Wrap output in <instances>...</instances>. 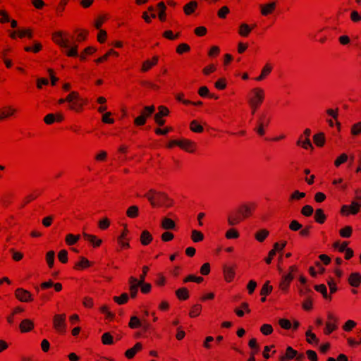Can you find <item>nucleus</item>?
Segmentation results:
<instances>
[{
  "label": "nucleus",
  "instance_id": "nucleus-1",
  "mask_svg": "<svg viewBox=\"0 0 361 361\" xmlns=\"http://www.w3.org/2000/svg\"><path fill=\"white\" fill-rule=\"evenodd\" d=\"M52 41L61 48L68 49L66 55L68 57H77L78 56V45L76 44L69 46L70 39L68 34L63 31H56L52 34Z\"/></svg>",
  "mask_w": 361,
  "mask_h": 361
},
{
  "label": "nucleus",
  "instance_id": "nucleus-2",
  "mask_svg": "<svg viewBox=\"0 0 361 361\" xmlns=\"http://www.w3.org/2000/svg\"><path fill=\"white\" fill-rule=\"evenodd\" d=\"M271 121V116L268 110H262L257 114L253 131L259 137L266 134Z\"/></svg>",
  "mask_w": 361,
  "mask_h": 361
},
{
  "label": "nucleus",
  "instance_id": "nucleus-3",
  "mask_svg": "<svg viewBox=\"0 0 361 361\" xmlns=\"http://www.w3.org/2000/svg\"><path fill=\"white\" fill-rule=\"evenodd\" d=\"M145 197L154 207H169L172 205V200L164 192L150 190L145 194Z\"/></svg>",
  "mask_w": 361,
  "mask_h": 361
},
{
  "label": "nucleus",
  "instance_id": "nucleus-4",
  "mask_svg": "<svg viewBox=\"0 0 361 361\" xmlns=\"http://www.w3.org/2000/svg\"><path fill=\"white\" fill-rule=\"evenodd\" d=\"M175 146L179 147L181 149L188 153H193L197 149V145L194 141L185 138L180 140H172L167 144V147L169 149H171Z\"/></svg>",
  "mask_w": 361,
  "mask_h": 361
},
{
  "label": "nucleus",
  "instance_id": "nucleus-5",
  "mask_svg": "<svg viewBox=\"0 0 361 361\" xmlns=\"http://www.w3.org/2000/svg\"><path fill=\"white\" fill-rule=\"evenodd\" d=\"M297 271V266L292 265L288 267V273L282 275L279 288L283 293H288L290 283L295 278L294 273Z\"/></svg>",
  "mask_w": 361,
  "mask_h": 361
},
{
  "label": "nucleus",
  "instance_id": "nucleus-6",
  "mask_svg": "<svg viewBox=\"0 0 361 361\" xmlns=\"http://www.w3.org/2000/svg\"><path fill=\"white\" fill-rule=\"evenodd\" d=\"M265 99V92L259 87L252 88L247 95V104L262 106Z\"/></svg>",
  "mask_w": 361,
  "mask_h": 361
},
{
  "label": "nucleus",
  "instance_id": "nucleus-7",
  "mask_svg": "<svg viewBox=\"0 0 361 361\" xmlns=\"http://www.w3.org/2000/svg\"><path fill=\"white\" fill-rule=\"evenodd\" d=\"M338 328V318L331 312L326 313L324 334L329 336Z\"/></svg>",
  "mask_w": 361,
  "mask_h": 361
},
{
  "label": "nucleus",
  "instance_id": "nucleus-8",
  "mask_svg": "<svg viewBox=\"0 0 361 361\" xmlns=\"http://www.w3.org/2000/svg\"><path fill=\"white\" fill-rule=\"evenodd\" d=\"M257 207V204L255 202H247L240 204L237 209L238 212L240 213L241 216L245 220L250 218L255 213Z\"/></svg>",
  "mask_w": 361,
  "mask_h": 361
},
{
  "label": "nucleus",
  "instance_id": "nucleus-9",
  "mask_svg": "<svg viewBox=\"0 0 361 361\" xmlns=\"http://www.w3.org/2000/svg\"><path fill=\"white\" fill-rule=\"evenodd\" d=\"M53 327L55 331L63 334L66 332V314H56L53 317Z\"/></svg>",
  "mask_w": 361,
  "mask_h": 361
},
{
  "label": "nucleus",
  "instance_id": "nucleus-10",
  "mask_svg": "<svg viewBox=\"0 0 361 361\" xmlns=\"http://www.w3.org/2000/svg\"><path fill=\"white\" fill-rule=\"evenodd\" d=\"M71 94H73L74 96L71 97V102H68V109L71 111H74L75 112L82 111L83 109V106L85 104V101L82 98L80 97V94L78 92L72 91L71 92Z\"/></svg>",
  "mask_w": 361,
  "mask_h": 361
},
{
  "label": "nucleus",
  "instance_id": "nucleus-11",
  "mask_svg": "<svg viewBox=\"0 0 361 361\" xmlns=\"http://www.w3.org/2000/svg\"><path fill=\"white\" fill-rule=\"evenodd\" d=\"M128 234L129 230L127 225H125L121 233L117 238V243L120 246V248L117 250L118 252H120L122 249H128L130 247V238L128 237Z\"/></svg>",
  "mask_w": 361,
  "mask_h": 361
},
{
  "label": "nucleus",
  "instance_id": "nucleus-12",
  "mask_svg": "<svg viewBox=\"0 0 361 361\" xmlns=\"http://www.w3.org/2000/svg\"><path fill=\"white\" fill-rule=\"evenodd\" d=\"M245 219L241 216L240 213L238 212V209L235 208L234 210L231 211L227 217L228 224L231 226H234L240 224Z\"/></svg>",
  "mask_w": 361,
  "mask_h": 361
},
{
  "label": "nucleus",
  "instance_id": "nucleus-13",
  "mask_svg": "<svg viewBox=\"0 0 361 361\" xmlns=\"http://www.w3.org/2000/svg\"><path fill=\"white\" fill-rule=\"evenodd\" d=\"M16 298L22 302H30L33 301L31 293L24 288H18L15 291Z\"/></svg>",
  "mask_w": 361,
  "mask_h": 361
},
{
  "label": "nucleus",
  "instance_id": "nucleus-14",
  "mask_svg": "<svg viewBox=\"0 0 361 361\" xmlns=\"http://www.w3.org/2000/svg\"><path fill=\"white\" fill-rule=\"evenodd\" d=\"M142 283V282H140V279H137L134 276H130L128 279L129 292L132 298H135L137 296L138 288Z\"/></svg>",
  "mask_w": 361,
  "mask_h": 361
},
{
  "label": "nucleus",
  "instance_id": "nucleus-15",
  "mask_svg": "<svg viewBox=\"0 0 361 361\" xmlns=\"http://www.w3.org/2000/svg\"><path fill=\"white\" fill-rule=\"evenodd\" d=\"M17 109L11 105H7L0 109V122L11 116H15Z\"/></svg>",
  "mask_w": 361,
  "mask_h": 361
},
{
  "label": "nucleus",
  "instance_id": "nucleus-16",
  "mask_svg": "<svg viewBox=\"0 0 361 361\" xmlns=\"http://www.w3.org/2000/svg\"><path fill=\"white\" fill-rule=\"evenodd\" d=\"M223 274L224 280L227 283H231L233 281L235 276V266L224 265L223 267Z\"/></svg>",
  "mask_w": 361,
  "mask_h": 361
},
{
  "label": "nucleus",
  "instance_id": "nucleus-17",
  "mask_svg": "<svg viewBox=\"0 0 361 361\" xmlns=\"http://www.w3.org/2000/svg\"><path fill=\"white\" fill-rule=\"evenodd\" d=\"M274 69V66L270 62H267L262 68L261 73L259 76L255 78L256 81H262L266 79Z\"/></svg>",
  "mask_w": 361,
  "mask_h": 361
},
{
  "label": "nucleus",
  "instance_id": "nucleus-18",
  "mask_svg": "<svg viewBox=\"0 0 361 361\" xmlns=\"http://www.w3.org/2000/svg\"><path fill=\"white\" fill-rule=\"evenodd\" d=\"M259 8L262 16H267L275 11L276 8V4L275 2H270L265 4H261Z\"/></svg>",
  "mask_w": 361,
  "mask_h": 361
},
{
  "label": "nucleus",
  "instance_id": "nucleus-19",
  "mask_svg": "<svg viewBox=\"0 0 361 361\" xmlns=\"http://www.w3.org/2000/svg\"><path fill=\"white\" fill-rule=\"evenodd\" d=\"M159 61V56H154L151 59L145 60L142 65L141 71L146 73L155 66Z\"/></svg>",
  "mask_w": 361,
  "mask_h": 361
},
{
  "label": "nucleus",
  "instance_id": "nucleus-20",
  "mask_svg": "<svg viewBox=\"0 0 361 361\" xmlns=\"http://www.w3.org/2000/svg\"><path fill=\"white\" fill-rule=\"evenodd\" d=\"M348 282L352 287H359L361 284V274L359 272L351 273L348 276Z\"/></svg>",
  "mask_w": 361,
  "mask_h": 361
},
{
  "label": "nucleus",
  "instance_id": "nucleus-21",
  "mask_svg": "<svg viewBox=\"0 0 361 361\" xmlns=\"http://www.w3.org/2000/svg\"><path fill=\"white\" fill-rule=\"evenodd\" d=\"M34 326V323L31 319H25L20 322L19 329L21 333H27L31 331Z\"/></svg>",
  "mask_w": 361,
  "mask_h": 361
},
{
  "label": "nucleus",
  "instance_id": "nucleus-22",
  "mask_svg": "<svg viewBox=\"0 0 361 361\" xmlns=\"http://www.w3.org/2000/svg\"><path fill=\"white\" fill-rule=\"evenodd\" d=\"M92 265V262L89 261L85 257H80V261L75 264L74 269L75 270H84Z\"/></svg>",
  "mask_w": 361,
  "mask_h": 361
},
{
  "label": "nucleus",
  "instance_id": "nucleus-23",
  "mask_svg": "<svg viewBox=\"0 0 361 361\" xmlns=\"http://www.w3.org/2000/svg\"><path fill=\"white\" fill-rule=\"evenodd\" d=\"M152 240L153 236L149 231L145 230L141 233L140 236V241L142 245L147 246L149 245Z\"/></svg>",
  "mask_w": 361,
  "mask_h": 361
},
{
  "label": "nucleus",
  "instance_id": "nucleus-24",
  "mask_svg": "<svg viewBox=\"0 0 361 361\" xmlns=\"http://www.w3.org/2000/svg\"><path fill=\"white\" fill-rule=\"evenodd\" d=\"M252 31V27L250 25L243 23L239 25L238 33L242 37H247Z\"/></svg>",
  "mask_w": 361,
  "mask_h": 361
},
{
  "label": "nucleus",
  "instance_id": "nucleus-25",
  "mask_svg": "<svg viewBox=\"0 0 361 361\" xmlns=\"http://www.w3.org/2000/svg\"><path fill=\"white\" fill-rule=\"evenodd\" d=\"M119 56L118 52L115 51L113 49H110L105 54L99 57L98 59L94 60V62L97 64L104 63L108 60L110 56L118 57Z\"/></svg>",
  "mask_w": 361,
  "mask_h": 361
},
{
  "label": "nucleus",
  "instance_id": "nucleus-26",
  "mask_svg": "<svg viewBox=\"0 0 361 361\" xmlns=\"http://www.w3.org/2000/svg\"><path fill=\"white\" fill-rule=\"evenodd\" d=\"M296 145L305 149H313V146L311 143L310 139L308 137H305L301 135H300V137H298V140L296 142Z\"/></svg>",
  "mask_w": 361,
  "mask_h": 361
},
{
  "label": "nucleus",
  "instance_id": "nucleus-27",
  "mask_svg": "<svg viewBox=\"0 0 361 361\" xmlns=\"http://www.w3.org/2000/svg\"><path fill=\"white\" fill-rule=\"evenodd\" d=\"M142 345L141 344V343L138 342L135 343V345L133 348L128 349L125 353V355L127 358L132 359L134 357V356L138 351L142 350Z\"/></svg>",
  "mask_w": 361,
  "mask_h": 361
},
{
  "label": "nucleus",
  "instance_id": "nucleus-28",
  "mask_svg": "<svg viewBox=\"0 0 361 361\" xmlns=\"http://www.w3.org/2000/svg\"><path fill=\"white\" fill-rule=\"evenodd\" d=\"M84 238L92 244L94 247H99L102 245V240L99 238H98L96 235L88 234V233H83Z\"/></svg>",
  "mask_w": 361,
  "mask_h": 361
},
{
  "label": "nucleus",
  "instance_id": "nucleus-29",
  "mask_svg": "<svg viewBox=\"0 0 361 361\" xmlns=\"http://www.w3.org/2000/svg\"><path fill=\"white\" fill-rule=\"evenodd\" d=\"M197 6H198L197 2L195 1H191L189 3L186 4L183 6V11H184L185 14L187 16H190V15L192 14L197 9Z\"/></svg>",
  "mask_w": 361,
  "mask_h": 361
},
{
  "label": "nucleus",
  "instance_id": "nucleus-30",
  "mask_svg": "<svg viewBox=\"0 0 361 361\" xmlns=\"http://www.w3.org/2000/svg\"><path fill=\"white\" fill-rule=\"evenodd\" d=\"M298 351L294 350L292 347L288 346L286 348V354L280 357V361H286L287 360L293 359L297 356Z\"/></svg>",
  "mask_w": 361,
  "mask_h": 361
},
{
  "label": "nucleus",
  "instance_id": "nucleus-31",
  "mask_svg": "<svg viewBox=\"0 0 361 361\" xmlns=\"http://www.w3.org/2000/svg\"><path fill=\"white\" fill-rule=\"evenodd\" d=\"M161 226L163 229L166 231L173 230L176 227V223L173 219L164 217L161 221Z\"/></svg>",
  "mask_w": 361,
  "mask_h": 361
},
{
  "label": "nucleus",
  "instance_id": "nucleus-32",
  "mask_svg": "<svg viewBox=\"0 0 361 361\" xmlns=\"http://www.w3.org/2000/svg\"><path fill=\"white\" fill-rule=\"evenodd\" d=\"M157 6V8L159 9L158 18H159V20L161 22L166 21V6L164 2L161 1V2L158 3Z\"/></svg>",
  "mask_w": 361,
  "mask_h": 361
},
{
  "label": "nucleus",
  "instance_id": "nucleus-33",
  "mask_svg": "<svg viewBox=\"0 0 361 361\" xmlns=\"http://www.w3.org/2000/svg\"><path fill=\"white\" fill-rule=\"evenodd\" d=\"M314 219L317 223L323 224L326 220V216L322 209H317L314 212Z\"/></svg>",
  "mask_w": 361,
  "mask_h": 361
},
{
  "label": "nucleus",
  "instance_id": "nucleus-34",
  "mask_svg": "<svg viewBox=\"0 0 361 361\" xmlns=\"http://www.w3.org/2000/svg\"><path fill=\"white\" fill-rule=\"evenodd\" d=\"M176 295L180 300H186L189 298V291L185 287H182L176 290Z\"/></svg>",
  "mask_w": 361,
  "mask_h": 361
},
{
  "label": "nucleus",
  "instance_id": "nucleus-35",
  "mask_svg": "<svg viewBox=\"0 0 361 361\" xmlns=\"http://www.w3.org/2000/svg\"><path fill=\"white\" fill-rule=\"evenodd\" d=\"M306 336V341L310 344H318L319 343V338L317 337L315 334L312 332V327L310 326L309 329L305 333Z\"/></svg>",
  "mask_w": 361,
  "mask_h": 361
},
{
  "label": "nucleus",
  "instance_id": "nucleus-36",
  "mask_svg": "<svg viewBox=\"0 0 361 361\" xmlns=\"http://www.w3.org/2000/svg\"><path fill=\"white\" fill-rule=\"evenodd\" d=\"M325 135L324 133H319L313 136V142L316 146L322 147L325 144Z\"/></svg>",
  "mask_w": 361,
  "mask_h": 361
},
{
  "label": "nucleus",
  "instance_id": "nucleus-37",
  "mask_svg": "<svg viewBox=\"0 0 361 361\" xmlns=\"http://www.w3.org/2000/svg\"><path fill=\"white\" fill-rule=\"evenodd\" d=\"M75 32L77 33L75 39L76 42H82L85 41L89 34L88 30L84 29H77Z\"/></svg>",
  "mask_w": 361,
  "mask_h": 361
},
{
  "label": "nucleus",
  "instance_id": "nucleus-38",
  "mask_svg": "<svg viewBox=\"0 0 361 361\" xmlns=\"http://www.w3.org/2000/svg\"><path fill=\"white\" fill-rule=\"evenodd\" d=\"M269 232L267 229H261L255 233V238L256 240L262 243L269 236Z\"/></svg>",
  "mask_w": 361,
  "mask_h": 361
},
{
  "label": "nucleus",
  "instance_id": "nucleus-39",
  "mask_svg": "<svg viewBox=\"0 0 361 361\" xmlns=\"http://www.w3.org/2000/svg\"><path fill=\"white\" fill-rule=\"evenodd\" d=\"M126 216L130 219H135L139 216V208L136 205L129 207L126 210Z\"/></svg>",
  "mask_w": 361,
  "mask_h": 361
},
{
  "label": "nucleus",
  "instance_id": "nucleus-40",
  "mask_svg": "<svg viewBox=\"0 0 361 361\" xmlns=\"http://www.w3.org/2000/svg\"><path fill=\"white\" fill-rule=\"evenodd\" d=\"M80 235H74L72 233L67 234L65 238V242L68 245H73L80 240Z\"/></svg>",
  "mask_w": 361,
  "mask_h": 361
},
{
  "label": "nucleus",
  "instance_id": "nucleus-41",
  "mask_svg": "<svg viewBox=\"0 0 361 361\" xmlns=\"http://www.w3.org/2000/svg\"><path fill=\"white\" fill-rule=\"evenodd\" d=\"M40 195V192L39 190H35L25 196L23 199V206L29 204L32 201L37 199Z\"/></svg>",
  "mask_w": 361,
  "mask_h": 361
},
{
  "label": "nucleus",
  "instance_id": "nucleus-42",
  "mask_svg": "<svg viewBox=\"0 0 361 361\" xmlns=\"http://www.w3.org/2000/svg\"><path fill=\"white\" fill-rule=\"evenodd\" d=\"M42 49V45L39 42H35L32 47L27 46L24 47L26 52L39 53Z\"/></svg>",
  "mask_w": 361,
  "mask_h": 361
},
{
  "label": "nucleus",
  "instance_id": "nucleus-43",
  "mask_svg": "<svg viewBox=\"0 0 361 361\" xmlns=\"http://www.w3.org/2000/svg\"><path fill=\"white\" fill-rule=\"evenodd\" d=\"M97 48L92 46H89L86 47L80 55V59L81 61H85L87 55H92L94 52H96Z\"/></svg>",
  "mask_w": 361,
  "mask_h": 361
},
{
  "label": "nucleus",
  "instance_id": "nucleus-44",
  "mask_svg": "<svg viewBox=\"0 0 361 361\" xmlns=\"http://www.w3.org/2000/svg\"><path fill=\"white\" fill-rule=\"evenodd\" d=\"M314 289L322 294L324 298L331 300V296L328 295L327 288L324 284L316 285Z\"/></svg>",
  "mask_w": 361,
  "mask_h": 361
},
{
  "label": "nucleus",
  "instance_id": "nucleus-45",
  "mask_svg": "<svg viewBox=\"0 0 361 361\" xmlns=\"http://www.w3.org/2000/svg\"><path fill=\"white\" fill-rule=\"evenodd\" d=\"M33 37L32 30L30 28H26L23 30H18V37L22 39L24 37H27L28 39H32Z\"/></svg>",
  "mask_w": 361,
  "mask_h": 361
},
{
  "label": "nucleus",
  "instance_id": "nucleus-46",
  "mask_svg": "<svg viewBox=\"0 0 361 361\" xmlns=\"http://www.w3.org/2000/svg\"><path fill=\"white\" fill-rule=\"evenodd\" d=\"M353 234V228L350 226H345L339 230V235L342 238H348Z\"/></svg>",
  "mask_w": 361,
  "mask_h": 361
},
{
  "label": "nucleus",
  "instance_id": "nucleus-47",
  "mask_svg": "<svg viewBox=\"0 0 361 361\" xmlns=\"http://www.w3.org/2000/svg\"><path fill=\"white\" fill-rule=\"evenodd\" d=\"M202 312V305L200 304H195L193 306H192L190 312H189V316L191 318H195L198 317Z\"/></svg>",
  "mask_w": 361,
  "mask_h": 361
},
{
  "label": "nucleus",
  "instance_id": "nucleus-48",
  "mask_svg": "<svg viewBox=\"0 0 361 361\" xmlns=\"http://www.w3.org/2000/svg\"><path fill=\"white\" fill-rule=\"evenodd\" d=\"M154 111L155 107L154 105L146 106L141 111L140 116H144V118L147 119V118L151 116V115L154 112Z\"/></svg>",
  "mask_w": 361,
  "mask_h": 361
},
{
  "label": "nucleus",
  "instance_id": "nucleus-49",
  "mask_svg": "<svg viewBox=\"0 0 361 361\" xmlns=\"http://www.w3.org/2000/svg\"><path fill=\"white\" fill-rule=\"evenodd\" d=\"M190 129L191 131L196 133H201L204 130L203 127L196 120H193L190 122Z\"/></svg>",
  "mask_w": 361,
  "mask_h": 361
},
{
  "label": "nucleus",
  "instance_id": "nucleus-50",
  "mask_svg": "<svg viewBox=\"0 0 361 361\" xmlns=\"http://www.w3.org/2000/svg\"><path fill=\"white\" fill-rule=\"evenodd\" d=\"M113 300L118 305H124L128 302L129 296L126 293H123L119 296H114Z\"/></svg>",
  "mask_w": 361,
  "mask_h": 361
},
{
  "label": "nucleus",
  "instance_id": "nucleus-51",
  "mask_svg": "<svg viewBox=\"0 0 361 361\" xmlns=\"http://www.w3.org/2000/svg\"><path fill=\"white\" fill-rule=\"evenodd\" d=\"M191 239L194 243H199L204 240V234L197 230H192L191 232Z\"/></svg>",
  "mask_w": 361,
  "mask_h": 361
},
{
  "label": "nucleus",
  "instance_id": "nucleus-52",
  "mask_svg": "<svg viewBox=\"0 0 361 361\" xmlns=\"http://www.w3.org/2000/svg\"><path fill=\"white\" fill-rule=\"evenodd\" d=\"M326 114H327V116L335 120L336 125L338 126H340V123L338 121V109H328L326 110Z\"/></svg>",
  "mask_w": 361,
  "mask_h": 361
},
{
  "label": "nucleus",
  "instance_id": "nucleus-53",
  "mask_svg": "<svg viewBox=\"0 0 361 361\" xmlns=\"http://www.w3.org/2000/svg\"><path fill=\"white\" fill-rule=\"evenodd\" d=\"M349 206V213L353 215L357 214L361 207V203L357 201H353Z\"/></svg>",
  "mask_w": 361,
  "mask_h": 361
},
{
  "label": "nucleus",
  "instance_id": "nucleus-54",
  "mask_svg": "<svg viewBox=\"0 0 361 361\" xmlns=\"http://www.w3.org/2000/svg\"><path fill=\"white\" fill-rule=\"evenodd\" d=\"M100 312L106 315V319L113 320L115 317V314L109 310V307L106 305H104L100 307Z\"/></svg>",
  "mask_w": 361,
  "mask_h": 361
},
{
  "label": "nucleus",
  "instance_id": "nucleus-55",
  "mask_svg": "<svg viewBox=\"0 0 361 361\" xmlns=\"http://www.w3.org/2000/svg\"><path fill=\"white\" fill-rule=\"evenodd\" d=\"M128 326L132 329H138L141 326V322L136 316H133L130 319Z\"/></svg>",
  "mask_w": 361,
  "mask_h": 361
},
{
  "label": "nucleus",
  "instance_id": "nucleus-56",
  "mask_svg": "<svg viewBox=\"0 0 361 361\" xmlns=\"http://www.w3.org/2000/svg\"><path fill=\"white\" fill-rule=\"evenodd\" d=\"M240 236L239 232L235 228H230L225 233V238L226 239H237Z\"/></svg>",
  "mask_w": 361,
  "mask_h": 361
},
{
  "label": "nucleus",
  "instance_id": "nucleus-57",
  "mask_svg": "<svg viewBox=\"0 0 361 361\" xmlns=\"http://www.w3.org/2000/svg\"><path fill=\"white\" fill-rule=\"evenodd\" d=\"M272 289V286L269 285V281H267L264 283L262 288H261L260 295L262 296H267L271 293Z\"/></svg>",
  "mask_w": 361,
  "mask_h": 361
},
{
  "label": "nucleus",
  "instance_id": "nucleus-58",
  "mask_svg": "<svg viewBox=\"0 0 361 361\" xmlns=\"http://www.w3.org/2000/svg\"><path fill=\"white\" fill-rule=\"evenodd\" d=\"M204 281V279L202 276H196L195 275L190 274L187 276L183 279V283H188V282H195L197 283H200Z\"/></svg>",
  "mask_w": 361,
  "mask_h": 361
},
{
  "label": "nucleus",
  "instance_id": "nucleus-59",
  "mask_svg": "<svg viewBox=\"0 0 361 361\" xmlns=\"http://www.w3.org/2000/svg\"><path fill=\"white\" fill-rule=\"evenodd\" d=\"M350 19L354 23H358L361 22V11H357L353 10L350 14Z\"/></svg>",
  "mask_w": 361,
  "mask_h": 361
},
{
  "label": "nucleus",
  "instance_id": "nucleus-60",
  "mask_svg": "<svg viewBox=\"0 0 361 361\" xmlns=\"http://www.w3.org/2000/svg\"><path fill=\"white\" fill-rule=\"evenodd\" d=\"M357 325V323L351 319L347 320L343 325L342 329L345 332L351 331Z\"/></svg>",
  "mask_w": 361,
  "mask_h": 361
},
{
  "label": "nucleus",
  "instance_id": "nucleus-61",
  "mask_svg": "<svg viewBox=\"0 0 361 361\" xmlns=\"http://www.w3.org/2000/svg\"><path fill=\"white\" fill-rule=\"evenodd\" d=\"M348 155L345 153H342L339 155L334 161V166L339 167L341 164L345 163L348 161Z\"/></svg>",
  "mask_w": 361,
  "mask_h": 361
},
{
  "label": "nucleus",
  "instance_id": "nucleus-62",
  "mask_svg": "<svg viewBox=\"0 0 361 361\" xmlns=\"http://www.w3.org/2000/svg\"><path fill=\"white\" fill-rule=\"evenodd\" d=\"M102 343L104 345H112L114 343L113 336L110 333L106 332L102 336Z\"/></svg>",
  "mask_w": 361,
  "mask_h": 361
},
{
  "label": "nucleus",
  "instance_id": "nucleus-63",
  "mask_svg": "<svg viewBox=\"0 0 361 361\" xmlns=\"http://www.w3.org/2000/svg\"><path fill=\"white\" fill-rule=\"evenodd\" d=\"M190 50V47L186 43H181L178 44L176 47V52L178 54H183L185 53L189 52Z\"/></svg>",
  "mask_w": 361,
  "mask_h": 361
},
{
  "label": "nucleus",
  "instance_id": "nucleus-64",
  "mask_svg": "<svg viewBox=\"0 0 361 361\" xmlns=\"http://www.w3.org/2000/svg\"><path fill=\"white\" fill-rule=\"evenodd\" d=\"M350 133L354 136L361 134V121L357 122L351 126Z\"/></svg>",
  "mask_w": 361,
  "mask_h": 361
}]
</instances>
